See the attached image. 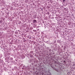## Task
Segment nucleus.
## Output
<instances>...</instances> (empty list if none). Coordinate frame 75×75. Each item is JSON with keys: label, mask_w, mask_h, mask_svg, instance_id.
I'll return each mask as SVG.
<instances>
[{"label": "nucleus", "mask_w": 75, "mask_h": 75, "mask_svg": "<svg viewBox=\"0 0 75 75\" xmlns=\"http://www.w3.org/2000/svg\"><path fill=\"white\" fill-rule=\"evenodd\" d=\"M37 22V20H34L33 21V23H35Z\"/></svg>", "instance_id": "obj_1"}, {"label": "nucleus", "mask_w": 75, "mask_h": 75, "mask_svg": "<svg viewBox=\"0 0 75 75\" xmlns=\"http://www.w3.org/2000/svg\"><path fill=\"white\" fill-rule=\"evenodd\" d=\"M33 17L34 18H37V15H34L33 16Z\"/></svg>", "instance_id": "obj_2"}, {"label": "nucleus", "mask_w": 75, "mask_h": 75, "mask_svg": "<svg viewBox=\"0 0 75 75\" xmlns=\"http://www.w3.org/2000/svg\"><path fill=\"white\" fill-rule=\"evenodd\" d=\"M59 62H58L57 64H56V65H55V66H57V65H59Z\"/></svg>", "instance_id": "obj_3"}, {"label": "nucleus", "mask_w": 75, "mask_h": 75, "mask_svg": "<svg viewBox=\"0 0 75 75\" xmlns=\"http://www.w3.org/2000/svg\"><path fill=\"white\" fill-rule=\"evenodd\" d=\"M30 57L31 58L33 57V55L32 54H30Z\"/></svg>", "instance_id": "obj_4"}, {"label": "nucleus", "mask_w": 75, "mask_h": 75, "mask_svg": "<svg viewBox=\"0 0 75 75\" xmlns=\"http://www.w3.org/2000/svg\"><path fill=\"white\" fill-rule=\"evenodd\" d=\"M33 51H31L30 52V54H33Z\"/></svg>", "instance_id": "obj_5"}, {"label": "nucleus", "mask_w": 75, "mask_h": 75, "mask_svg": "<svg viewBox=\"0 0 75 75\" xmlns=\"http://www.w3.org/2000/svg\"><path fill=\"white\" fill-rule=\"evenodd\" d=\"M2 22H3V21L2 20L0 21V23H2Z\"/></svg>", "instance_id": "obj_6"}, {"label": "nucleus", "mask_w": 75, "mask_h": 75, "mask_svg": "<svg viewBox=\"0 0 75 75\" xmlns=\"http://www.w3.org/2000/svg\"><path fill=\"white\" fill-rule=\"evenodd\" d=\"M49 52H51V49H49Z\"/></svg>", "instance_id": "obj_7"}, {"label": "nucleus", "mask_w": 75, "mask_h": 75, "mask_svg": "<svg viewBox=\"0 0 75 75\" xmlns=\"http://www.w3.org/2000/svg\"><path fill=\"white\" fill-rule=\"evenodd\" d=\"M54 69V70H55V71H57V72H58V70H57L56 69Z\"/></svg>", "instance_id": "obj_8"}, {"label": "nucleus", "mask_w": 75, "mask_h": 75, "mask_svg": "<svg viewBox=\"0 0 75 75\" xmlns=\"http://www.w3.org/2000/svg\"><path fill=\"white\" fill-rule=\"evenodd\" d=\"M40 9H41V11L42 10V11H43L42 10H43V9H42V8H40Z\"/></svg>", "instance_id": "obj_9"}, {"label": "nucleus", "mask_w": 75, "mask_h": 75, "mask_svg": "<svg viewBox=\"0 0 75 75\" xmlns=\"http://www.w3.org/2000/svg\"><path fill=\"white\" fill-rule=\"evenodd\" d=\"M73 66H74V67H75V63L73 64Z\"/></svg>", "instance_id": "obj_10"}, {"label": "nucleus", "mask_w": 75, "mask_h": 75, "mask_svg": "<svg viewBox=\"0 0 75 75\" xmlns=\"http://www.w3.org/2000/svg\"><path fill=\"white\" fill-rule=\"evenodd\" d=\"M51 67H52V68H54V67L53 66H52V65L51 66Z\"/></svg>", "instance_id": "obj_11"}, {"label": "nucleus", "mask_w": 75, "mask_h": 75, "mask_svg": "<svg viewBox=\"0 0 75 75\" xmlns=\"http://www.w3.org/2000/svg\"><path fill=\"white\" fill-rule=\"evenodd\" d=\"M13 59L12 58H11V60H13Z\"/></svg>", "instance_id": "obj_12"}, {"label": "nucleus", "mask_w": 75, "mask_h": 75, "mask_svg": "<svg viewBox=\"0 0 75 75\" xmlns=\"http://www.w3.org/2000/svg\"><path fill=\"white\" fill-rule=\"evenodd\" d=\"M62 1L63 2H65V0H62Z\"/></svg>", "instance_id": "obj_13"}, {"label": "nucleus", "mask_w": 75, "mask_h": 75, "mask_svg": "<svg viewBox=\"0 0 75 75\" xmlns=\"http://www.w3.org/2000/svg\"><path fill=\"white\" fill-rule=\"evenodd\" d=\"M42 75H44V74L43 73H42Z\"/></svg>", "instance_id": "obj_14"}, {"label": "nucleus", "mask_w": 75, "mask_h": 75, "mask_svg": "<svg viewBox=\"0 0 75 75\" xmlns=\"http://www.w3.org/2000/svg\"><path fill=\"white\" fill-rule=\"evenodd\" d=\"M33 31H34V32H35V31H36V30H33Z\"/></svg>", "instance_id": "obj_15"}, {"label": "nucleus", "mask_w": 75, "mask_h": 75, "mask_svg": "<svg viewBox=\"0 0 75 75\" xmlns=\"http://www.w3.org/2000/svg\"><path fill=\"white\" fill-rule=\"evenodd\" d=\"M33 6H34V5H35V4H34V3H33Z\"/></svg>", "instance_id": "obj_16"}, {"label": "nucleus", "mask_w": 75, "mask_h": 75, "mask_svg": "<svg viewBox=\"0 0 75 75\" xmlns=\"http://www.w3.org/2000/svg\"><path fill=\"white\" fill-rule=\"evenodd\" d=\"M11 9H13V7H11Z\"/></svg>", "instance_id": "obj_17"}, {"label": "nucleus", "mask_w": 75, "mask_h": 75, "mask_svg": "<svg viewBox=\"0 0 75 75\" xmlns=\"http://www.w3.org/2000/svg\"><path fill=\"white\" fill-rule=\"evenodd\" d=\"M29 62H31V60H29Z\"/></svg>", "instance_id": "obj_18"}, {"label": "nucleus", "mask_w": 75, "mask_h": 75, "mask_svg": "<svg viewBox=\"0 0 75 75\" xmlns=\"http://www.w3.org/2000/svg\"><path fill=\"white\" fill-rule=\"evenodd\" d=\"M57 42H59V40H57Z\"/></svg>", "instance_id": "obj_19"}, {"label": "nucleus", "mask_w": 75, "mask_h": 75, "mask_svg": "<svg viewBox=\"0 0 75 75\" xmlns=\"http://www.w3.org/2000/svg\"><path fill=\"white\" fill-rule=\"evenodd\" d=\"M31 37H30V38H29V39H31Z\"/></svg>", "instance_id": "obj_20"}, {"label": "nucleus", "mask_w": 75, "mask_h": 75, "mask_svg": "<svg viewBox=\"0 0 75 75\" xmlns=\"http://www.w3.org/2000/svg\"><path fill=\"white\" fill-rule=\"evenodd\" d=\"M1 60L0 59V62H1Z\"/></svg>", "instance_id": "obj_21"}, {"label": "nucleus", "mask_w": 75, "mask_h": 75, "mask_svg": "<svg viewBox=\"0 0 75 75\" xmlns=\"http://www.w3.org/2000/svg\"><path fill=\"white\" fill-rule=\"evenodd\" d=\"M67 74H69V72H68V73H67Z\"/></svg>", "instance_id": "obj_22"}, {"label": "nucleus", "mask_w": 75, "mask_h": 75, "mask_svg": "<svg viewBox=\"0 0 75 75\" xmlns=\"http://www.w3.org/2000/svg\"><path fill=\"white\" fill-rule=\"evenodd\" d=\"M64 10H66V8H64Z\"/></svg>", "instance_id": "obj_23"}, {"label": "nucleus", "mask_w": 75, "mask_h": 75, "mask_svg": "<svg viewBox=\"0 0 75 75\" xmlns=\"http://www.w3.org/2000/svg\"><path fill=\"white\" fill-rule=\"evenodd\" d=\"M65 62V61L64 60V62Z\"/></svg>", "instance_id": "obj_24"}, {"label": "nucleus", "mask_w": 75, "mask_h": 75, "mask_svg": "<svg viewBox=\"0 0 75 75\" xmlns=\"http://www.w3.org/2000/svg\"><path fill=\"white\" fill-rule=\"evenodd\" d=\"M4 50H5V49L4 48Z\"/></svg>", "instance_id": "obj_25"}, {"label": "nucleus", "mask_w": 75, "mask_h": 75, "mask_svg": "<svg viewBox=\"0 0 75 75\" xmlns=\"http://www.w3.org/2000/svg\"><path fill=\"white\" fill-rule=\"evenodd\" d=\"M20 24V23H18V24Z\"/></svg>", "instance_id": "obj_26"}, {"label": "nucleus", "mask_w": 75, "mask_h": 75, "mask_svg": "<svg viewBox=\"0 0 75 75\" xmlns=\"http://www.w3.org/2000/svg\"><path fill=\"white\" fill-rule=\"evenodd\" d=\"M1 63V62H0V64Z\"/></svg>", "instance_id": "obj_27"}]
</instances>
